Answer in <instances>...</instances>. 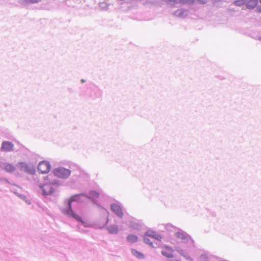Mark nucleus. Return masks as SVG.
<instances>
[{"instance_id": "f257e3e1", "label": "nucleus", "mask_w": 261, "mask_h": 261, "mask_svg": "<svg viewBox=\"0 0 261 261\" xmlns=\"http://www.w3.org/2000/svg\"><path fill=\"white\" fill-rule=\"evenodd\" d=\"M84 194H77L71 196L68 200V210H63V213L69 216H70L75 220H76L78 221H80L83 223V221H82L81 217H80L79 215L76 214L72 210L71 208V203L73 201H78L79 200V197L84 196Z\"/></svg>"}, {"instance_id": "f03ea898", "label": "nucleus", "mask_w": 261, "mask_h": 261, "mask_svg": "<svg viewBox=\"0 0 261 261\" xmlns=\"http://www.w3.org/2000/svg\"><path fill=\"white\" fill-rule=\"evenodd\" d=\"M53 173L57 177L65 178L69 176L71 171L64 168H58L54 169Z\"/></svg>"}, {"instance_id": "7ed1b4c3", "label": "nucleus", "mask_w": 261, "mask_h": 261, "mask_svg": "<svg viewBox=\"0 0 261 261\" xmlns=\"http://www.w3.org/2000/svg\"><path fill=\"white\" fill-rule=\"evenodd\" d=\"M50 165L49 162L46 161H42L40 162L38 166V171L42 174L48 173L50 170Z\"/></svg>"}, {"instance_id": "20e7f679", "label": "nucleus", "mask_w": 261, "mask_h": 261, "mask_svg": "<svg viewBox=\"0 0 261 261\" xmlns=\"http://www.w3.org/2000/svg\"><path fill=\"white\" fill-rule=\"evenodd\" d=\"M111 210L119 217L122 218L123 212L122 208L119 205L115 203L112 204L111 205Z\"/></svg>"}, {"instance_id": "39448f33", "label": "nucleus", "mask_w": 261, "mask_h": 261, "mask_svg": "<svg viewBox=\"0 0 261 261\" xmlns=\"http://www.w3.org/2000/svg\"><path fill=\"white\" fill-rule=\"evenodd\" d=\"M14 145L11 142L4 141L2 143L1 150L5 152H9L13 150Z\"/></svg>"}, {"instance_id": "423d86ee", "label": "nucleus", "mask_w": 261, "mask_h": 261, "mask_svg": "<svg viewBox=\"0 0 261 261\" xmlns=\"http://www.w3.org/2000/svg\"><path fill=\"white\" fill-rule=\"evenodd\" d=\"M1 168L7 172L12 173L16 170L15 166L8 163H4L1 165Z\"/></svg>"}, {"instance_id": "0eeeda50", "label": "nucleus", "mask_w": 261, "mask_h": 261, "mask_svg": "<svg viewBox=\"0 0 261 261\" xmlns=\"http://www.w3.org/2000/svg\"><path fill=\"white\" fill-rule=\"evenodd\" d=\"M145 234V236L156 240H161L162 239V237L159 234L151 230H147Z\"/></svg>"}, {"instance_id": "6e6552de", "label": "nucleus", "mask_w": 261, "mask_h": 261, "mask_svg": "<svg viewBox=\"0 0 261 261\" xmlns=\"http://www.w3.org/2000/svg\"><path fill=\"white\" fill-rule=\"evenodd\" d=\"M173 250L171 247L165 246L162 251V254L167 257H171L173 256Z\"/></svg>"}, {"instance_id": "1a4fd4ad", "label": "nucleus", "mask_w": 261, "mask_h": 261, "mask_svg": "<svg viewBox=\"0 0 261 261\" xmlns=\"http://www.w3.org/2000/svg\"><path fill=\"white\" fill-rule=\"evenodd\" d=\"M176 237L184 242H188V240L190 239V237L188 235L185 233L180 232H178L176 233Z\"/></svg>"}, {"instance_id": "9d476101", "label": "nucleus", "mask_w": 261, "mask_h": 261, "mask_svg": "<svg viewBox=\"0 0 261 261\" xmlns=\"http://www.w3.org/2000/svg\"><path fill=\"white\" fill-rule=\"evenodd\" d=\"M258 4V1L257 0H249L246 3V6L247 8L249 9H252L254 8Z\"/></svg>"}, {"instance_id": "9b49d317", "label": "nucleus", "mask_w": 261, "mask_h": 261, "mask_svg": "<svg viewBox=\"0 0 261 261\" xmlns=\"http://www.w3.org/2000/svg\"><path fill=\"white\" fill-rule=\"evenodd\" d=\"M127 240L130 243H135L138 241V238L137 236L131 234L128 235Z\"/></svg>"}, {"instance_id": "f8f14e48", "label": "nucleus", "mask_w": 261, "mask_h": 261, "mask_svg": "<svg viewBox=\"0 0 261 261\" xmlns=\"http://www.w3.org/2000/svg\"><path fill=\"white\" fill-rule=\"evenodd\" d=\"M131 251H132V254L134 256L137 257V258H140V259L144 258V256L143 254V253H142L141 252H140L138 251L137 250H136V249H132Z\"/></svg>"}, {"instance_id": "ddd939ff", "label": "nucleus", "mask_w": 261, "mask_h": 261, "mask_svg": "<svg viewBox=\"0 0 261 261\" xmlns=\"http://www.w3.org/2000/svg\"><path fill=\"white\" fill-rule=\"evenodd\" d=\"M108 230L111 233H117L118 231V226L116 225L111 226L109 228Z\"/></svg>"}, {"instance_id": "4468645a", "label": "nucleus", "mask_w": 261, "mask_h": 261, "mask_svg": "<svg viewBox=\"0 0 261 261\" xmlns=\"http://www.w3.org/2000/svg\"><path fill=\"white\" fill-rule=\"evenodd\" d=\"M129 226L133 229H136L139 226V224L138 222L134 220H131L129 222Z\"/></svg>"}, {"instance_id": "2eb2a0df", "label": "nucleus", "mask_w": 261, "mask_h": 261, "mask_svg": "<svg viewBox=\"0 0 261 261\" xmlns=\"http://www.w3.org/2000/svg\"><path fill=\"white\" fill-rule=\"evenodd\" d=\"M233 4L237 6L241 7L245 4V0H236Z\"/></svg>"}, {"instance_id": "dca6fc26", "label": "nucleus", "mask_w": 261, "mask_h": 261, "mask_svg": "<svg viewBox=\"0 0 261 261\" xmlns=\"http://www.w3.org/2000/svg\"><path fill=\"white\" fill-rule=\"evenodd\" d=\"M89 195L92 198H97L99 197V193L95 191H91L89 192Z\"/></svg>"}, {"instance_id": "f3484780", "label": "nucleus", "mask_w": 261, "mask_h": 261, "mask_svg": "<svg viewBox=\"0 0 261 261\" xmlns=\"http://www.w3.org/2000/svg\"><path fill=\"white\" fill-rule=\"evenodd\" d=\"M149 238H149L148 237L145 236V234H144V239H143L144 242L145 243L148 244L150 246L153 247V246L152 245V243L150 241Z\"/></svg>"}, {"instance_id": "a211bd4d", "label": "nucleus", "mask_w": 261, "mask_h": 261, "mask_svg": "<svg viewBox=\"0 0 261 261\" xmlns=\"http://www.w3.org/2000/svg\"><path fill=\"white\" fill-rule=\"evenodd\" d=\"M41 0H23V2L25 4H34L40 2Z\"/></svg>"}, {"instance_id": "6ab92c4d", "label": "nucleus", "mask_w": 261, "mask_h": 261, "mask_svg": "<svg viewBox=\"0 0 261 261\" xmlns=\"http://www.w3.org/2000/svg\"><path fill=\"white\" fill-rule=\"evenodd\" d=\"M49 188V186L47 185H45L43 186V190L44 194H48L49 193H51L52 191H46V190Z\"/></svg>"}, {"instance_id": "aec40b11", "label": "nucleus", "mask_w": 261, "mask_h": 261, "mask_svg": "<svg viewBox=\"0 0 261 261\" xmlns=\"http://www.w3.org/2000/svg\"><path fill=\"white\" fill-rule=\"evenodd\" d=\"M201 261H207L208 259V256L206 254H201L200 256Z\"/></svg>"}, {"instance_id": "412c9836", "label": "nucleus", "mask_w": 261, "mask_h": 261, "mask_svg": "<svg viewBox=\"0 0 261 261\" xmlns=\"http://www.w3.org/2000/svg\"><path fill=\"white\" fill-rule=\"evenodd\" d=\"M191 1L192 0H179V2L181 3H186Z\"/></svg>"}, {"instance_id": "4be33fe9", "label": "nucleus", "mask_w": 261, "mask_h": 261, "mask_svg": "<svg viewBox=\"0 0 261 261\" xmlns=\"http://www.w3.org/2000/svg\"><path fill=\"white\" fill-rule=\"evenodd\" d=\"M28 172H29L31 174H34L35 173V169L34 168H32L31 169H30V171H28Z\"/></svg>"}, {"instance_id": "5701e85b", "label": "nucleus", "mask_w": 261, "mask_h": 261, "mask_svg": "<svg viewBox=\"0 0 261 261\" xmlns=\"http://www.w3.org/2000/svg\"><path fill=\"white\" fill-rule=\"evenodd\" d=\"M197 1L201 4H204L205 3V0H197Z\"/></svg>"}, {"instance_id": "b1692460", "label": "nucleus", "mask_w": 261, "mask_h": 261, "mask_svg": "<svg viewBox=\"0 0 261 261\" xmlns=\"http://www.w3.org/2000/svg\"><path fill=\"white\" fill-rule=\"evenodd\" d=\"M171 261H179V260L177 259H172Z\"/></svg>"}, {"instance_id": "393cba45", "label": "nucleus", "mask_w": 261, "mask_h": 261, "mask_svg": "<svg viewBox=\"0 0 261 261\" xmlns=\"http://www.w3.org/2000/svg\"><path fill=\"white\" fill-rule=\"evenodd\" d=\"M25 168L27 169V168H29V166L27 165H25Z\"/></svg>"}, {"instance_id": "a878e982", "label": "nucleus", "mask_w": 261, "mask_h": 261, "mask_svg": "<svg viewBox=\"0 0 261 261\" xmlns=\"http://www.w3.org/2000/svg\"><path fill=\"white\" fill-rule=\"evenodd\" d=\"M26 202H27V203H28V204H30V203H30V202L29 201H27V200H26Z\"/></svg>"}, {"instance_id": "bb28decb", "label": "nucleus", "mask_w": 261, "mask_h": 261, "mask_svg": "<svg viewBox=\"0 0 261 261\" xmlns=\"http://www.w3.org/2000/svg\"><path fill=\"white\" fill-rule=\"evenodd\" d=\"M19 164H20V165H22V166H23V163H20Z\"/></svg>"}, {"instance_id": "cd10ccee", "label": "nucleus", "mask_w": 261, "mask_h": 261, "mask_svg": "<svg viewBox=\"0 0 261 261\" xmlns=\"http://www.w3.org/2000/svg\"><path fill=\"white\" fill-rule=\"evenodd\" d=\"M179 253L182 254V250H180V251H179Z\"/></svg>"}, {"instance_id": "c85d7f7f", "label": "nucleus", "mask_w": 261, "mask_h": 261, "mask_svg": "<svg viewBox=\"0 0 261 261\" xmlns=\"http://www.w3.org/2000/svg\"><path fill=\"white\" fill-rule=\"evenodd\" d=\"M82 82L83 83V82H84V80H82Z\"/></svg>"}, {"instance_id": "c756f323", "label": "nucleus", "mask_w": 261, "mask_h": 261, "mask_svg": "<svg viewBox=\"0 0 261 261\" xmlns=\"http://www.w3.org/2000/svg\"><path fill=\"white\" fill-rule=\"evenodd\" d=\"M260 3H261V0H259Z\"/></svg>"}]
</instances>
